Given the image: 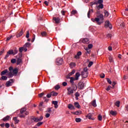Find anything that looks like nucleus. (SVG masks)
Returning a JSON list of instances; mask_svg holds the SVG:
<instances>
[{"label":"nucleus","mask_w":128,"mask_h":128,"mask_svg":"<svg viewBox=\"0 0 128 128\" xmlns=\"http://www.w3.org/2000/svg\"><path fill=\"white\" fill-rule=\"evenodd\" d=\"M30 112L26 111V108H22L20 110V114H19L20 118H26V116H28Z\"/></svg>","instance_id":"nucleus-1"},{"label":"nucleus","mask_w":128,"mask_h":128,"mask_svg":"<svg viewBox=\"0 0 128 128\" xmlns=\"http://www.w3.org/2000/svg\"><path fill=\"white\" fill-rule=\"evenodd\" d=\"M78 89V86L76 85H73L72 87H69L67 88V94L68 96H70V94H74V92H76Z\"/></svg>","instance_id":"nucleus-2"},{"label":"nucleus","mask_w":128,"mask_h":128,"mask_svg":"<svg viewBox=\"0 0 128 128\" xmlns=\"http://www.w3.org/2000/svg\"><path fill=\"white\" fill-rule=\"evenodd\" d=\"M75 76H76L75 78H74V77H71L70 78V84H72V86H74V81L78 80V78H80V74L79 72H76V74Z\"/></svg>","instance_id":"nucleus-3"},{"label":"nucleus","mask_w":128,"mask_h":128,"mask_svg":"<svg viewBox=\"0 0 128 128\" xmlns=\"http://www.w3.org/2000/svg\"><path fill=\"white\" fill-rule=\"evenodd\" d=\"M104 2L103 0H98L97 2V4H99V6H96L98 10H100V8H104V4L102 3Z\"/></svg>","instance_id":"nucleus-4"},{"label":"nucleus","mask_w":128,"mask_h":128,"mask_svg":"<svg viewBox=\"0 0 128 128\" xmlns=\"http://www.w3.org/2000/svg\"><path fill=\"white\" fill-rule=\"evenodd\" d=\"M10 72L8 73V78H12V76H14V73L12 72V70H14V68H12V66H10L8 68Z\"/></svg>","instance_id":"nucleus-5"},{"label":"nucleus","mask_w":128,"mask_h":128,"mask_svg":"<svg viewBox=\"0 0 128 128\" xmlns=\"http://www.w3.org/2000/svg\"><path fill=\"white\" fill-rule=\"evenodd\" d=\"M42 118H44V117H42V116H40V118H31V120L33 122H40V120H42Z\"/></svg>","instance_id":"nucleus-6"},{"label":"nucleus","mask_w":128,"mask_h":128,"mask_svg":"<svg viewBox=\"0 0 128 128\" xmlns=\"http://www.w3.org/2000/svg\"><path fill=\"white\" fill-rule=\"evenodd\" d=\"M62 62H64V60L62 58H58L56 60V64L58 66L62 64Z\"/></svg>","instance_id":"nucleus-7"},{"label":"nucleus","mask_w":128,"mask_h":128,"mask_svg":"<svg viewBox=\"0 0 128 128\" xmlns=\"http://www.w3.org/2000/svg\"><path fill=\"white\" fill-rule=\"evenodd\" d=\"M91 20L94 22H96V24H99V25H100V24H102V22H100V19L97 18H92Z\"/></svg>","instance_id":"nucleus-8"},{"label":"nucleus","mask_w":128,"mask_h":128,"mask_svg":"<svg viewBox=\"0 0 128 128\" xmlns=\"http://www.w3.org/2000/svg\"><path fill=\"white\" fill-rule=\"evenodd\" d=\"M14 81L13 79H10L9 81H8L6 84V86L7 88H8V86H12V84H14Z\"/></svg>","instance_id":"nucleus-9"},{"label":"nucleus","mask_w":128,"mask_h":128,"mask_svg":"<svg viewBox=\"0 0 128 128\" xmlns=\"http://www.w3.org/2000/svg\"><path fill=\"white\" fill-rule=\"evenodd\" d=\"M10 54H14V50H9L7 52V54L4 57V60H6V58Z\"/></svg>","instance_id":"nucleus-10"},{"label":"nucleus","mask_w":128,"mask_h":128,"mask_svg":"<svg viewBox=\"0 0 128 128\" xmlns=\"http://www.w3.org/2000/svg\"><path fill=\"white\" fill-rule=\"evenodd\" d=\"M80 76H82L83 78H88V72H82Z\"/></svg>","instance_id":"nucleus-11"},{"label":"nucleus","mask_w":128,"mask_h":128,"mask_svg":"<svg viewBox=\"0 0 128 128\" xmlns=\"http://www.w3.org/2000/svg\"><path fill=\"white\" fill-rule=\"evenodd\" d=\"M105 27L106 28H109L110 30H112V24L110 22V21H107L105 22Z\"/></svg>","instance_id":"nucleus-12"},{"label":"nucleus","mask_w":128,"mask_h":128,"mask_svg":"<svg viewBox=\"0 0 128 128\" xmlns=\"http://www.w3.org/2000/svg\"><path fill=\"white\" fill-rule=\"evenodd\" d=\"M84 88V83L83 82H80L78 84V88H80V90H83V88Z\"/></svg>","instance_id":"nucleus-13"},{"label":"nucleus","mask_w":128,"mask_h":128,"mask_svg":"<svg viewBox=\"0 0 128 128\" xmlns=\"http://www.w3.org/2000/svg\"><path fill=\"white\" fill-rule=\"evenodd\" d=\"M80 42H82L83 44H88L90 42L88 41V38H85L84 39H81L80 40Z\"/></svg>","instance_id":"nucleus-14"},{"label":"nucleus","mask_w":128,"mask_h":128,"mask_svg":"<svg viewBox=\"0 0 128 128\" xmlns=\"http://www.w3.org/2000/svg\"><path fill=\"white\" fill-rule=\"evenodd\" d=\"M98 16V18H99V22H102H102H104V15H102V14H100Z\"/></svg>","instance_id":"nucleus-15"},{"label":"nucleus","mask_w":128,"mask_h":128,"mask_svg":"<svg viewBox=\"0 0 128 128\" xmlns=\"http://www.w3.org/2000/svg\"><path fill=\"white\" fill-rule=\"evenodd\" d=\"M54 20L56 24H60V19L59 18L54 17Z\"/></svg>","instance_id":"nucleus-16"},{"label":"nucleus","mask_w":128,"mask_h":128,"mask_svg":"<svg viewBox=\"0 0 128 128\" xmlns=\"http://www.w3.org/2000/svg\"><path fill=\"white\" fill-rule=\"evenodd\" d=\"M23 50H24V52H27L28 48H25L24 46L23 47H20L19 48L20 52L22 53Z\"/></svg>","instance_id":"nucleus-17"},{"label":"nucleus","mask_w":128,"mask_h":128,"mask_svg":"<svg viewBox=\"0 0 128 128\" xmlns=\"http://www.w3.org/2000/svg\"><path fill=\"white\" fill-rule=\"evenodd\" d=\"M12 72H13V74L14 76L18 74V68H14L12 70Z\"/></svg>","instance_id":"nucleus-18"},{"label":"nucleus","mask_w":128,"mask_h":128,"mask_svg":"<svg viewBox=\"0 0 128 128\" xmlns=\"http://www.w3.org/2000/svg\"><path fill=\"white\" fill-rule=\"evenodd\" d=\"M80 56H82V52H78L77 53V54L74 56V58H76L77 60H78Z\"/></svg>","instance_id":"nucleus-19"},{"label":"nucleus","mask_w":128,"mask_h":128,"mask_svg":"<svg viewBox=\"0 0 128 128\" xmlns=\"http://www.w3.org/2000/svg\"><path fill=\"white\" fill-rule=\"evenodd\" d=\"M24 34V30L22 29L20 32L17 34L16 38H20V36H22V34Z\"/></svg>","instance_id":"nucleus-20"},{"label":"nucleus","mask_w":128,"mask_h":128,"mask_svg":"<svg viewBox=\"0 0 128 128\" xmlns=\"http://www.w3.org/2000/svg\"><path fill=\"white\" fill-rule=\"evenodd\" d=\"M16 62V64L18 65L20 64H22V58H18Z\"/></svg>","instance_id":"nucleus-21"},{"label":"nucleus","mask_w":128,"mask_h":128,"mask_svg":"<svg viewBox=\"0 0 128 128\" xmlns=\"http://www.w3.org/2000/svg\"><path fill=\"white\" fill-rule=\"evenodd\" d=\"M8 70H5L2 71L0 74V76H4V74H8Z\"/></svg>","instance_id":"nucleus-22"},{"label":"nucleus","mask_w":128,"mask_h":128,"mask_svg":"<svg viewBox=\"0 0 128 128\" xmlns=\"http://www.w3.org/2000/svg\"><path fill=\"white\" fill-rule=\"evenodd\" d=\"M73 114H76V116H80V114H82V111H76L75 112H72Z\"/></svg>","instance_id":"nucleus-23"},{"label":"nucleus","mask_w":128,"mask_h":128,"mask_svg":"<svg viewBox=\"0 0 128 128\" xmlns=\"http://www.w3.org/2000/svg\"><path fill=\"white\" fill-rule=\"evenodd\" d=\"M94 12V10L92 9H90L88 12V16L90 18V13Z\"/></svg>","instance_id":"nucleus-24"},{"label":"nucleus","mask_w":128,"mask_h":128,"mask_svg":"<svg viewBox=\"0 0 128 128\" xmlns=\"http://www.w3.org/2000/svg\"><path fill=\"white\" fill-rule=\"evenodd\" d=\"M50 93H51V96H56L58 94V93L55 92L54 91L50 92Z\"/></svg>","instance_id":"nucleus-25"},{"label":"nucleus","mask_w":128,"mask_h":128,"mask_svg":"<svg viewBox=\"0 0 128 128\" xmlns=\"http://www.w3.org/2000/svg\"><path fill=\"white\" fill-rule=\"evenodd\" d=\"M68 108L70 110H74V105H72V104H69L68 105Z\"/></svg>","instance_id":"nucleus-26"},{"label":"nucleus","mask_w":128,"mask_h":128,"mask_svg":"<svg viewBox=\"0 0 128 128\" xmlns=\"http://www.w3.org/2000/svg\"><path fill=\"white\" fill-rule=\"evenodd\" d=\"M13 120L15 122V124H18V122H20V120H18L17 117H14L13 118Z\"/></svg>","instance_id":"nucleus-27"},{"label":"nucleus","mask_w":128,"mask_h":128,"mask_svg":"<svg viewBox=\"0 0 128 128\" xmlns=\"http://www.w3.org/2000/svg\"><path fill=\"white\" fill-rule=\"evenodd\" d=\"M92 114H88L86 116V118H88L89 120H94V118H92Z\"/></svg>","instance_id":"nucleus-28"},{"label":"nucleus","mask_w":128,"mask_h":128,"mask_svg":"<svg viewBox=\"0 0 128 128\" xmlns=\"http://www.w3.org/2000/svg\"><path fill=\"white\" fill-rule=\"evenodd\" d=\"M8 80V76H2L0 78V80Z\"/></svg>","instance_id":"nucleus-29"},{"label":"nucleus","mask_w":128,"mask_h":128,"mask_svg":"<svg viewBox=\"0 0 128 128\" xmlns=\"http://www.w3.org/2000/svg\"><path fill=\"white\" fill-rule=\"evenodd\" d=\"M30 43L26 42V44H25L24 46L25 48H30Z\"/></svg>","instance_id":"nucleus-30"},{"label":"nucleus","mask_w":128,"mask_h":128,"mask_svg":"<svg viewBox=\"0 0 128 128\" xmlns=\"http://www.w3.org/2000/svg\"><path fill=\"white\" fill-rule=\"evenodd\" d=\"M92 104L94 108H96V100H94L93 101H92Z\"/></svg>","instance_id":"nucleus-31"},{"label":"nucleus","mask_w":128,"mask_h":128,"mask_svg":"<svg viewBox=\"0 0 128 128\" xmlns=\"http://www.w3.org/2000/svg\"><path fill=\"white\" fill-rule=\"evenodd\" d=\"M74 104L76 108H80V105L78 102H76Z\"/></svg>","instance_id":"nucleus-32"},{"label":"nucleus","mask_w":128,"mask_h":128,"mask_svg":"<svg viewBox=\"0 0 128 128\" xmlns=\"http://www.w3.org/2000/svg\"><path fill=\"white\" fill-rule=\"evenodd\" d=\"M10 116H7L6 117H4L3 119L2 120H4V122H6V120H10Z\"/></svg>","instance_id":"nucleus-33"},{"label":"nucleus","mask_w":128,"mask_h":128,"mask_svg":"<svg viewBox=\"0 0 128 128\" xmlns=\"http://www.w3.org/2000/svg\"><path fill=\"white\" fill-rule=\"evenodd\" d=\"M12 50H13V56H14V54H16L18 52V49H16V48H14V49Z\"/></svg>","instance_id":"nucleus-34"},{"label":"nucleus","mask_w":128,"mask_h":128,"mask_svg":"<svg viewBox=\"0 0 128 128\" xmlns=\"http://www.w3.org/2000/svg\"><path fill=\"white\" fill-rule=\"evenodd\" d=\"M94 4L98 5V2L96 1L90 2V6H92H92H94Z\"/></svg>","instance_id":"nucleus-35"},{"label":"nucleus","mask_w":128,"mask_h":128,"mask_svg":"<svg viewBox=\"0 0 128 128\" xmlns=\"http://www.w3.org/2000/svg\"><path fill=\"white\" fill-rule=\"evenodd\" d=\"M76 14H78V11H76V10H72L71 12V16L72 14V15Z\"/></svg>","instance_id":"nucleus-36"},{"label":"nucleus","mask_w":128,"mask_h":128,"mask_svg":"<svg viewBox=\"0 0 128 128\" xmlns=\"http://www.w3.org/2000/svg\"><path fill=\"white\" fill-rule=\"evenodd\" d=\"M110 114L112 116H116V111L111 110V111L110 112Z\"/></svg>","instance_id":"nucleus-37"},{"label":"nucleus","mask_w":128,"mask_h":128,"mask_svg":"<svg viewBox=\"0 0 128 128\" xmlns=\"http://www.w3.org/2000/svg\"><path fill=\"white\" fill-rule=\"evenodd\" d=\"M120 102L117 101L115 103V106H117L118 108H120Z\"/></svg>","instance_id":"nucleus-38"},{"label":"nucleus","mask_w":128,"mask_h":128,"mask_svg":"<svg viewBox=\"0 0 128 128\" xmlns=\"http://www.w3.org/2000/svg\"><path fill=\"white\" fill-rule=\"evenodd\" d=\"M54 88L56 90H60V85H56L54 86Z\"/></svg>","instance_id":"nucleus-39"},{"label":"nucleus","mask_w":128,"mask_h":128,"mask_svg":"<svg viewBox=\"0 0 128 128\" xmlns=\"http://www.w3.org/2000/svg\"><path fill=\"white\" fill-rule=\"evenodd\" d=\"M74 72H76V70H74L72 71V72H70L68 74L69 76H72V74H74Z\"/></svg>","instance_id":"nucleus-40"},{"label":"nucleus","mask_w":128,"mask_h":128,"mask_svg":"<svg viewBox=\"0 0 128 128\" xmlns=\"http://www.w3.org/2000/svg\"><path fill=\"white\" fill-rule=\"evenodd\" d=\"M75 120L76 122H82V119H80V118H76Z\"/></svg>","instance_id":"nucleus-41"},{"label":"nucleus","mask_w":128,"mask_h":128,"mask_svg":"<svg viewBox=\"0 0 128 128\" xmlns=\"http://www.w3.org/2000/svg\"><path fill=\"white\" fill-rule=\"evenodd\" d=\"M41 36H46V32H43L41 33Z\"/></svg>","instance_id":"nucleus-42"},{"label":"nucleus","mask_w":128,"mask_h":128,"mask_svg":"<svg viewBox=\"0 0 128 128\" xmlns=\"http://www.w3.org/2000/svg\"><path fill=\"white\" fill-rule=\"evenodd\" d=\"M92 64H94V62H89V64H88V68H90V66H92Z\"/></svg>","instance_id":"nucleus-43"},{"label":"nucleus","mask_w":128,"mask_h":128,"mask_svg":"<svg viewBox=\"0 0 128 128\" xmlns=\"http://www.w3.org/2000/svg\"><path fill=\"white\" fill-rule=\"evenodd\" d=\"M46 112H49L50 114L52 112V108H48L47 109V110L46 111Z\"/></svg>","instance_id":"nucleus-44"},{"label":"nucleus","mask_w":128,"mask_h":128,"mask_svg":"<svg viewBox=\"0 0 128 128\" xmlns=\"http://www.w3.org/2000/svg\"><path fill=\"white\" fill-rule=\"evenodd\" d=\"M98 120H102V115L99 114L98 116Z\"/></svg>","instance_id":"nucleus-45"},{"label":"nucleus","mask_w":128,"mask_h":128,"mask_svg":"<svg viewBox=\"0 0 128 128\" xmlns=\"http://www.w3.org/2000/svg\"><path fill=\"white\" fill-rule=\"evenodd\" d=\"M22 58V53L20 52L18 54V58Z\"/></svg>","instance_id":"nucleus-46"},{"label":"nucleus","mask_w":128,"mask_h":128,"mask_svg":"<svg viewBox=\"0 0 128 128\" xmlns=\"http://www.w3.org/2000/svg\"><path fill=\"white\" fill-rule=\"evenodd\" d=\"M12 64H16V60L13 58L11 60Z\"/></svg>","instance_id":"nucleus-47"},{"label":"nucleus","mask_w":128,"mask_h":128,"mask_svg":"<svg viewBox=\"0 0 128 128\" xmlns=\"http://www.w3.org/2000/svg\"><path fill=\"white\" fill-rule=\"evenodd\" d=\"M44 124V122H39L36 124L37 126H40L42 124Z\"/></svg>","instance_id":"nucleus-48"},{"label":"nucleus","mask_w":128,"mask_h":128,"mask_svg":"<svg viewBox=\"0 0 128 128\" xmlns=\"http://www.w3.org/2000/svg\"><path fill=\"white\" fill-rule=\"evenodd\" d=\"M109 60L110 62H114V58H112V56H110L109 57Z\"/></svg>","instance_id":"nucleus-49"},{"label":"nucleus","mask_w":128,"mask_h":128,"mask_svg":"<svg viewBox=\"0 0 128 128\" xmlns=\"http://www.w3.org/2000/svg\"><path fill=\"white\" fill-rule=\"evenodd\" d=\"M26 38H30V31L26 32Z\"/></svg>","instance_id":"nucleus-50"},{"label":"nucleus","mask_w":128,"mask_h":128,"mask_svg":"<svg viewBox=\"0 0 128 128\" xmlns=\"http://www.w3.org/2000/svg\"><path fill=\"white\" fill-rule=\"evenodd\" d=\"M46 96V98H52V94L50 92V94H47Z\"/></svg>","instance_id":"nucleus-51"},{"label":"nucleus","mask_w":128,"mask_h":128,"mask_svg":"<svg viewBox=\"0 0 128 128\" xmlns=\"http://www.w3.org/2000/svg\"><path fill=\"white\" fill-rule=\"evenodd\" d=\"M110 88H112V86H108V87L106 88V90H108H108H110Z\"/></svg>","instance_id":"nucleus-52"},{"label":"nucleus","mask_w":128,"mask_h":128,"mask_svg":"<svg viewBox=\"0 0 128 128\" xmlns=\"http://www.w3.org/2000/svg\"><path fill=\"white\" fill-rule=\"evenodd\" d=\"M88 68H84V71H82L84 72H88Z\"/></svg>","instance_id":"nucleus-53"},{"label":"nucleus","mask_w":128,"mask_h":128,"mask_svg":"<svg viewBox=\"0 0 128 128\" xmlns=\"http://www.w3.org/2000/svg\"><path fill=\"white\" fill-rule=\"evenodd\" d=\"M104 14L106 16H108L109 15L108 12V11H106V10H105L104 12Z\"/></svg>","instance_id":"nucleus-54"},{"label":"nucleus","mask_w":128,"mask_h":128,"mask_svg":"<svg viewBox=\"0 0 128 128\" xmlns=\"http://www.w3.org/2000/svg\"><path fill=\"white\" fill-rule=\"evenodd\" d=\"M44 94V92H42V93H40V94H38V97L39 98H42V96Z\"/></svg>","instance_id":"nucleus-55"},{"label":"nucleus","mask_w":128,"mask_h":128,"mask_svg":"<svg viewBox=\"0 0 128 128\" xmlns=\"http://www.w3.org/2000/svg\"><path fill=\"white\" fill-rule=\"evenodd\" d=\"M70 66H76V63H74V62H72L70 64Z\"/></svg>","instance_id":"nucleus-56"},{"label":"nucleus","mask_w":128,"mask_h":128,"mask_svg":"<svg viewBox=\"0 0 128 128\" xmlns=\"http://www.w3.org/2000/svg\"><path fill=\"white\" fill-rule=\"evenodd\" d=\"M116 84V82H113L112 83V88H114V86Z\"/></svg>","instance_id":"nucleus-57"},{"label":"nucleus","mask_w":128,"mask_h":128,"mask_svg":"<svg viewBox=\"0 0 128 128\" xmlns=\"http://www.w3.org/2000/svg\"><path fill=\"white\" fill-rule=\"evenodd\" d=\"M86 52H87V54H90V48H86Z\"/></svg>","instance_id":"nucleus-58"},{"label":"nucleus","mask_w":128,"mask_h":128,"mask_svg":"<svg viewBox=\"0 0 128 128\" xmlns=\"http://www.w3.org/2000/svg\"><path fill=\"white\" fill-rule=\"evenodd\" d=\"M106 80H107L108 82L110 84H112V80H110L108 78Z\"/></svg>","instance_id":"nucleus-59"},{"label":"nucleus","mask_w":128,"mask_h":128,"mask_svg":"<svg viewBox=\"0 0 128 128\" xmlns=\"http://www.w3.org/2000/svg\"><path fill=\"white\" fill-rule=\"evenodd\" d=\"M88 48L89 49L92 48V44H89L88 45Z\"/></svg>","instance_id":"nucleus-60"},{"label":"nucleus","mask_w":128,"mask_h":128,"mask_svg":"<svg viewBox=\"0 0 128 128\" xmlns=\"http://www.w3.org/2000/svg\"><path fill=\"white\" fill-rule=\"evenodd\" d=\"M52 104L56 106V104H58V101H52Z\"/></svg>","instance_id":"nucleus-61"},{"label":"nucleus","mask_w":128,"mask_h":128,"mask_svg":"<svg viewBox=\"0 0 128 128\" xmlns=\"http://www.w3.org/2000/svg\"><path fill=\"white\" fill-rule=\"evenodd\" d=\"M5 126H6V128H10V124L6 123V124H5Z\"/></svg>","instance_id":"nucleus-62"},{"label":"nucleus","mask_w":128,"mask_h":128,"mask_svg":"<svg viewBox=\"0 0 128 128\" xmlns=\"http://www.w3.org/2000/svg\"><path fill=\"white\" fill-rule=\"evenodd\" d=\"M74 96H76V97H78V96H80V93H78V92H76Z\"/></svg>","instance_id":"nucleus-63"},{"label":"nucleus","mask_w":128,"mask_h":128,"mask_svg":"<svg viewBox=\"0 0 128 128\" xmlns=\"http://www.w3.org/2000/svg\"><path fill=\"white\" fill-rule=\"evenodd\" d=\"M12 36H9V37H8L7 38V39H6V40L8 41V40H10V38H12Z\"/></svg>","instance_id":"nucleus-64"}]
</instances>
